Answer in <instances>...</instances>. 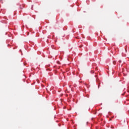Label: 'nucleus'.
<instances>
[{
  "instance_id": "nucleus-1",
  "label": "nucleus",
  "mask_w": 129,
  "mask_h": 129,
  "mask_svg": "<svg viewBox=\"0 0 129 129\" xmlns=\"http://www.w3.org/2000/svg\"><path fill=\"white\" fill-rule=\"evenodd\" d=\"M126 48H127V45H126Z\"/></svg>"
},
{
  "instance_id": "nucleus-2",
  "label": "nucleus",
  "mask_w": 129,
  "mask_h": 129,
  "mask_svg": "<svg viewBox=\"0 0 129 129\" xmlns=\"http://www.w3.org/2000/svg\"><path fill=\"white\" fill-rule=\"evenodd\" d=\"M119 62H121V61H120V60H119Z\"/></svg>"
}]
</instances>
